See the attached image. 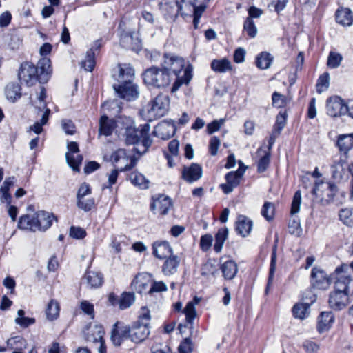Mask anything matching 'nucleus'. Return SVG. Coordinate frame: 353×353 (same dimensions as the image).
Returning a JSON list of instances; mask_svg holds the SVG:
<instances>
[{
	"label": "nucleus",
	"instance_id": "f257e3e1",
	"mask_svg": "<svg viewBox=\"0 0 353 353\" xmlns=\"http://www.w3.org/2000/svg\"><path fill=\"white\" fill-rule=\"evenodd\" d=\"M50 60L48 58L41 59L35 66L30 62L21 63L18 77L21 83L27 86H32L39 81L40 83H46L51 74Z\"/></svg>",
	"mask_w": 353,
	"mask_h": 353
},
{
	"label": "nucleus",
	"instance_id": "f03ea898",
	"mask_svg": "<svg viewBox=\"0 0 353 353\" xmlns=\"http://www.w3.org/2000/svg\"><path fill=\"white\" fill-rule=\"evenodd\" d=\"M127 126L125 127V142L127 145H135L139 143L141 140L142 146L144 148L142 152L139 151L138 148H134V150L137 153H145L148 149L151 146L152 141L150 137L149 132L150 125L149 123L140 125L138 128L134 125L132 120L127 119Z\"/></svg>",
	"mask_w": 353,
	"mask_h": 353
},
{
	"label": "nucleus",
	"instance_id": "7ed1b4c3",
	"mask_svg": "<svg viewBox=\"0 0 353 353\" xmlns=\"http://www.w3.org/2000/svg\"><path fill=\"white\" fill-rule=\"evenodd\" d=\"M163 58V66L166 70L171 73L172 79L174 77H176L171 90L172 92H174L182 84H188L191 80L192 75L190 72L185 69L183 77L181 79L179 78V74L185 67L183 59L168 54H165Z\"/></svg>",
	"mask_w": 353,
	"mask_h": 353
},
{
	"label": "nucleus",
	"instance_id": "20e7f679",
	"mask_svg": "<svg viewBox=\"0 0 353 353\" xmlns=\"http://www.w3.org/2000/svg\"><path fill=\"white\" fill-rule=\"evenodd\" d=\"M143 82L148 86L157 88H164L168 86L172 80V74L165 67H151L143 74Z\"/></svg>",
	"mask_w": 353,
	"mask_h": 353
},
{
	"label": "nucleus",
	"instance_id": "39448f33",
	"mask_svg": "<svg viewBox=\"0 0 353 353\" xmlns=\"http://www.w3.org/2000/svg\"><path fill=\"white\" fill-rule=\"evenodd\" d=\"M169 105L168 95L158 94L145 108L148 119L152 121L164 116L168 111Z\"/></svg>",
	"mask_w": 353,
	"mask_h": 353
},
{
	"label": "nucleus",
	"instance_id": "423d86ee",
	"mask_svg": "<svg viewBox=\"0 0 353 353\" xmlns=\"http://www.w3.org/2000/svg\"><path fill=\"white\" fill-rule=\"evenodd\" d=\"M349 268V266L346 264H343L336 268L332 277L336 279L333 292L349 294V285L352 281L350 276L346 274Z\"/></svg>",
	"mask_w": 353,
	"mask_h": 353
},
{
	"label": "nucleus",
	"instance_id": "0eeeda50",
	"mask_svg": "<svg viewBox=\"0 0 353 353\" xmlns=\"http://www.w3.org/2000/svg\"><path fill=\"white\" fill-rule=\"evenodd\" d=\"M111 161L120 172L131 170L136 164L135 159L128 155L124 149H119L113 152Z\"/></svg>",
	"mask_w": 353,
	"mask_h": 353
},
{
	"label": "nucleus",
	"instance_id": "6e6552de",
	"mask_svg": "<svg viewBox=\"0 0 353 353\" xmlns=\"http://www.w3.org/2000/svg\"><path fill=\"white\" fill-rule=\"evenodd\" d=\"M120 44L123 48L137 52L141 50L142 46L139 32L131 30L121 32Z\"/></svg>",
	"mask_w": 353,
	"mask_h": 353
},
{
	"label": "nucleus",
	"instance_id": "1a4fd4ad",
	"mask_svg": "<svg viewBox=\"0 0 353 353\" xmlns=\"http://www.w3.org/2000/svg\"><path fill=\"white\" fill-rule=\"evenodd\" d=\"M113 88L119 97L129 101L135 100L139 95L138 86L133 81L122 84H114Z\"/></svg>",
	"mask_w": 353,
	"mask_h": 353
},
{
	"label": "nucleus",
	"instance_id": "9d476101",
	"mask_svg": "<svg viewBox=\"0 0 353 353\" xmlns=\"http://www.w3.org/2000/svg\"><path fill=\"white\" fill-rule=\"evenodd\" d=\"M110 339L115 346H120L125 340L130 339V325L116 322L112 326Z\"/></svg>",
	"mask_w": 353,
	"mask_h": 353
},
{
	"label": "nucleus",
	"instance_id": "9b49d317",
	"mask_svg": "<svg viewBox=\"0 0 353 353\" xmlns=\"http://www.w3.org/2000/svg\"><path fill=\"white\" fill-rule=\"evenodd\" d=\"M326 110L328 115L332 117L347 114L346 103L340 97L333 96L327 99Z\"/></svg>",
	"mask_w": 353,
	"mask_h": 353
},
{
	"label": "nucleus",
	"instance_id": "f8f14e48",
	"mask_svg": "<svg viewBox=\"0 0 353 353\" xmlns=\"http://www.w3.org/2000/svg\"><path fill=\"white\" fill-rule=\"evenodd\" d=\"M334 276V274L331 276L321 269L314 267L311 272V285L313 288L318 290H326L330 285V280Z\"/></svg>",
	"mask_w": 353,
	"mask_h": 353
},
{
	"label": "nucleus",
	"instance_id": "ddd939ff",
	"mask_svg": "<svg viewBox=\"0 0 353 353\" xmlns=\"http://www.w3.org/2000/svg\"><path fill=\"white\" fill-rule=\"evenodd\" d=\"M130 340L134 343H140L144 341L150 334V329L148 323L137 321L130 326Z\"/></svg>",
	"mask_w": 353,
	"mask_h": 353
},
{
	"label": "nucleus",
	"instance_id": "4468645a",
	"mask_svg": "<svg viewBox=\"0 0 353 353\" xmlns=\"http://www.w3.org/2000/svg\"><path fill=\"white\" fill-rule=\"evenodd\" d=\"M153 201L150 205V210L154 214L165 215L168 214L172 207V201L170 197L165 195H159L157 198H153Z\"/></svg>",
	"mask_w": 353,
	"mask_h": 353
},
{
	"label": "nucleus",
	"instance_id": "2eb2a0df",
	"mask_svg": "<svg viewBox=\"0 0 353 353\" xmlns=\"http://www.w3.org/2000/svg\"><path fill=\"white\" fill-rule=\"evenodd\" d=\"M176 130L174 123L163 121L155 126L152 134L163 140H167L174 135Z\"/></svg>",
	"mask_w": 353,
	"mask_h": 353
},
{
	"label": "nucleus",
	"instance_id": "dca6fc26",
	"mask_svg": "<svg viewBox=\"0 0 353 353\" xmlns=\"http://www.w3.org/2000/svg\"><path fill=\"white\" fill-rule=\"evenodd\" d=\"M112 75L119 84H122L133 81L134 70L130 65H119L117 71Z\"/></svg>",
	"mask_w": 353,
	"mask_h": 353
},
{
	"label": "nucleus",
	"instance_id": "f3484780",
	"mask_svg": "<svg viewBox=\"0 0 353 353\" xmlns=\"http://www.w3.org/2000/svg\"><path fill=\"white\" fill-rule=\"evenodd\" d=\"M329 305L334 310H341L349 303V295L347 293L332 292L329 296Z\"/></svg>",
	"mask_w": 353,
	"mask_h": 353
},
{
	"label": "nucleus",
	"instance_id": "a211bd4d",
	"mask_svg": "<svg viewBox=\"0 0 353 353\" xmlns=\"http://www.w3.org/2000/svg\"><path fill=\"white\" fill-rule=\"evenodd\" d=\"M202 176V168L196 163H192L190 167H184L182 178L188 183L199 180Z\"/></svg>",
	"mask_w": 353,
	"mask_h": 353
},
{
	"label": "nucleus",
	"instance_id": "6ab92c4d",
	"mask_svg": "<svg viewBox=\"0 0 353 353\" xmlns=\"http://www.w3.org/2000/svg\"><path fill=\"white\" fill-rule=\"evenodd\" d=\"M347 157L341 156L338 160H335L331 165V172L333 179L336 181H341L345 175V165L346 164Z\"/></svg>",
	"mask_w": 353,
	"mask_h": 353
},
{
	"label": "nucleus",
	"instance_id": "aec40b11",
	"mask_svg": "<svg viewBox=\"0 0 353 353\" xmlns=\"http://www.w3.org/2000/svg\"><path fill=\"white\" fill-rule=\"evenodd\" d=\"M337 190V187L335 184L329 182L324 183L323 181L317 182L315 183L312 190V194L316 196H323L319 194V192L325 193L328 197H332Z\"/></svg>",
	"mask_w": 353,
	"mask_h": 353
},
{
	"label": "nucleus",
	"instance_id": "412c9836",
	"mask_svg": "<svg viewBox=\"0 0 353 353\" xmlns=\"http://www.w3.org/2000/svg\"><path fill=\"white\" fill-rule=\"evenodd\" d=\"M159 6L164 14L169 17H176L182 8V6L179 4L177 0H162Z\"/></svg>",
	"mask_w": 353,
	"mask_h": 353
},
{
	"label": "nucleus",
	"instance_id": "4be33fe9",
	"mask_svg": "<svg viewBox=\"0 0 353 353\" xmlns=\"http://www.w3.org/2000/svg\"><path fill=\"white\" fill-rule=\"evenodd\" d=\"M253 223L248 217L244 215H239L236 222V230L241 236L245 237L248 236L252 229Z\"/></svg>",
	"mask_w": 353,
	"mask_h": 353
},
{
	"label": "nucleus",
	"instance_id": "5701e85b",
	"mask_svg": "<svg viewBox=\"0 0 353 353\" xmlns=\"http://www.w3.org/2000/svg\"><path fill=\"white\" fill-rule=\"evenodd\" d=\"M153 254L159 259H166L172 254V250L167 241H157L152 245Z\"/></svg>",
	"mask_w": 353,
	"mask_h": 353
},
{
	"label": "nucleus",
	"instance_id": "b1692460",
	"mask_svg": "<svg viewBox=\"0 0 353 353\" xmlns=\"http://www.w3.org/2000/svg\"><path fill=\"white\" fill-rule=\"evenodd\" d=\"M37 230L45 231L52 225L53 215L45 211H39L35 214Z\"/></svg>",
	"mask_w": 353,
	"mask_h": 353
},
{
	"label": "nucleus",
	"instance_id": "393cba45",
	"mask_svg": "<svg viewBox=\"0 0 353 353\" xmlns=\"http://www.w3.org/2000/svg\"><path fill=\"white\" fill-rule=\"evenodd\" d=\"M336 21L343 26H350L353 23V13L348 8H339L335 14Z\"/></svg>",
	"mask_w": 353,
	"mask_h": 353
},
{
	"label": "nucleus",
	"instance_id": "a878e982",
	"mask_svg": "<svg viewBox=\"0 0 353 353\" xmlns=\"http://www.w3.org/2000/svg\"><path fill=\"white\" fill-rule=\"evenodd\" d=\"M83 280L87 284L88 288H98L102 285L103 277L100 272L87 271Z\"/></svg>",
	"mask_w": 353,
	"mask_h": 353
},
{
	"label": "nucleus",
	"instance_id": "bb28decb",
	"mask_svg": "<svg viewBox=\"0 0 353 353\" xmlns=\"http://www.w3.org/2000/svg\"><path fill=\"white\" fill-rule=\"evenodd\" d=\"M337 146L342 157H347V152L353 148V134H341L338 137Z\"/></svg>",
	"mask_w": 353,
	"mask_h": 353
},
{
	"label": "nucleus",
	"instance_id": "cd10ccee",
	"mask_svg": "<svg viewBox=\"0 0 353 353\" xmlns=\"http://www.w3.org/2000/svg\"><path fill=\"white\" fill-rule=\"evenodd\" d=\"M150 282V281L148 275L139 274L133 279L131 288L133 290L141 294L148 289Z\"/></svg>",
	"mask_w": 353,
	"mask_h": 353
},
{
	"label": "nucleus",
	"instance_id": "c85d7f7f",
	"mask_svg": "<svg viewBox=\"0 0 353 353\" xmlns=\"http://www.w3.org/2000/svg\"><path fill=\"white\" fill-rule=\"evenodd\" d=\"M220 269L223 277L227 280H232L238 272L236 263L233 260H227L221 263Z\"/></svg>",
	"mask_w": 353,
	"mask_h": 353
},
{
	"label": "nucleus",
	"instance_id": "c756f323",
	"mask_svg": "<svg viewBox=\"0 0 353 353\" xmlns=\"http://www.w3.org/2000/svg\"><path fill=\"white\" fill-rule=\"evenodd\" d=\"M180 263L179 257L176 255H170L165 259L162 267V271L165 275H171L176 272Z\"/></svg>",
	"mask_w": 353,
	"mask_h": 353
},
{
	"label": "nucleus",
	"instance_id": "7c9ffc66",
	"mask_svg": "<svg viewBox=\"0 0 353 353\" xmlns=\"http://www.w3.org/2000/svg\"><path fill=\"white\" fill-rule=\"evenodd\" d=\"M334 319V317L332 312H322L318 319L317 330L319 332L322 333L329 329Z\"/></svg>",
	"mask_w": 353,
	"mask_h": 353
},
{
	"label": "nucleus",
	"instance_id": "2f4dec72",
	"mask_svg": "<svg viewBox=\"0 0 353 353\" xmlns=\"http://www.w3.org/2000/svg\"><path fill=\"white\" fill-rule=\"evenodd\" d=\"M316 301V298L314 296L313 299L311 300L310 303H303L296 304L292 308V312L296 318L303 319L306 318L310 313V305Z\"/></svg>",
	"mask_w": 353,
	"mask_h": 353
},
{
	"label": "nucleus",
	"instance_id": "473e14b6",
	"mask_svg": "<svg viewBox=\"0 0 353 353\" xmlns=\"http://www.w3.org/2000/svg\"><path fill=\"white\" fill-rule=\"evenodd\" d=\"M18 227L22 230H28L33 232L37 231V226L36 225L35 215L30 216L26 214L21 216L18 222Z\"/></svg>",
	"mask_w": 353,
	"mask_h": 353
},
{
	"label": "nucleus",
	"instance_id": "72a5a7b5",
	"mask_svg": "<svg viewBox=\"0 0 353 353\" xmlns=\"http://www.w3.org/2000/svg\"><path fill=\"white\" fill-rule=\"evenodd\" d=\"M256 153L261 157L257 163V170L259 172L261 173L267 170L270 164V152L263 150L262 148H260L258 149Z\"/></svg>",
	"mask_w": 353,
	"mask_h": 353
},
{
	"label": "nucleus",
	"instance_id": "f704fd0d",
	"mask_svg": "<svg viewBox=\"0 0 353 353\" xmlns=\"http://www.w3.org/2000/svg\"><path fill=\"white\" fill-rule=\"evenodd\" d=\"M211 68L214 72L223 73L232 70L231 62L225 58L214 59L211 62Z\"/></svg>",
	"mask_w": 353,
	"mask_h": 353
},
{
	"label": "nucleus",
	"instance_id": "c9c22d12",
	"mask_svg": "<svg viewBox=\"0 0 353 353\" xmlns=\"http://www.w3.org/2000/svg\"><path fill=\"white\" fill-rule=\"evenodd\" d=\"M129 178L132 184L139 187L141 189L145 190L149 188V180L141 173L133 172L130 174Z\"/></svg>",
	"mask_w": 353,
	"mask_h": 353
},
{
	"label": "nucleus",
	"instance_id": "e433bc0d",
	"mask_svg": "<svg viewBox=\"0 0 353 353\" xmlns=\"http://www.w3.org/2000/svg\"><path fill=\"white\" fill-rule=\"evenodd\" d=\"M114 130V122L105 115L101 116L99 121V134L105 136L112 134Z\"/></svg>",
	"mask_w": 353,
	"mask_h": 353
},
{
	"label": "nucleus",
	"instance_id": "4c0bfd02",
	"mask_svg": "<svg viewBox=\"0 0 353 353\" xmlns=\"http://www.w3.org/2000/svg\"><path fill=\"white\" fill-rule=\"evenodd\" d=\"M228 235V229L227 228H220L215 235V243L214 250L216 252H220L222 250L223 243L227 239Z\"/></svg>",
	"mask_w": 353,
	"mask_h": 353
},
{
	"label": "nucleus",
	"instance_id": "58836bf2",
	"mask_svg": "<svg viewBox=\"0 0 353 353\" xmlns=\"http://www.w3.org/2000/svg\"><path fill=\"white\" fill-rule=\"evenodd\" d=\"M59 310L60 307L58 302L53 299L51 300L48 303L46 310L47 319L50 321L56 319L59 316Z\"/></svg>",
	"mask_w": 353,
	"mask_h": 353
},
{
	"label": "nucleus",
	"instance_id": "ea45409f",
	"mask_svg": "<svg viewBox=\"0 0 353 353\" xmlns=\"http://www.w3.org/2000/svg\"><path fill=\"white\" fill-rule=\"evenodd\" d=\"M272 59L273 58L270 53L263 52L256 58V66L262 70L267 69L270 66Z\"/></svg>",
	"mask_w": 353,
	"mask_h": 353
},
{
	"label": "nucleus",
	"instance_id": "a19ab883",
	"mask_svg": "<svg viewBox=\"0 0 353 353\" xmlns=\"http://www.w3.org/2000/svg\"><path fill=\"white\" fill-rule=\"evenodd\" d=\"M135 301V296L132 292H123L119 300V306L121 310H125L132 305Z\"/></svg>",
	"mask_w": 353,
	"mask_h": 353
},
{
	"label": "nucleus",
	"instance_id": "79ce46f5",
	"mask_svg": "<svg viewBox=\"0 0 353 353\" xmlns=\"http://www.w3.org/2000/svg\"><path fill=\"white\" fill-rule=\"evenodd\" d=\"M95 54L92 51H87L85 59L81 62V68L87 72H92L95 66Z\"/></svg>",
	"mask_w": 353,
	"mask_h": 353
},
{
	"label": "nucleus",
	"instance_id": "37998d69",
	"mask_svg": "<svg viewBox=\"0 0 353 353\" xmlns=\"http://www.w3.org/2000/svg\"><path fill=\"white\" fill-rule=\"evenodd\" d=\"M50 112V109L46 108L40 121H37L32 125L30 126V131H33L37 134H40L43 130V125H46L48 121Z\"/></svg>",
	"mask_w": 353,
	"mask_h": 353
},
{
	"label": "nucleus",
	"instance_id": "c03bdc74",
	"mask_svg": "<svg viewBox=\"0 0 353 353\" xmlns=\"http://www.w3.org/2000/svg\"><path fill=\"white\" fill-rule=\"evenodd\" d=\"M276 250L274 249L272 254H271V261H270V271H269V276L268 280V283L265 289V292L268 293V291L269 290L270 286L272 285L274 276V272L276 270Z\"/></svg>",
	"mask_w": 353,
	"mask_h": 353
},
{
	"label": "nucleus",
	"instance_id": "a18cd8bd",
	"mask_svg": "<svg viewBox=\"0 0 353 353\" xmlns=\"http://www.w3.org/2000/svg\"><path fill=\"white\" fill-rule=\"evenodd\" d=\"M65 158L68 164L72 169L75 172L79 171V166L82 163L83 157L81 154H77L76 157L71 155L70 153L67 152L65 154Z\"/></svg>",
	"mask_w": 353,
	"mask_h": 353
},
{
	"label": "nucleus",
	"instance_id": "49530a36",
	"mask_svg": "<svg viewBox=\"0 0 353 353\" xmlns=\"http://www.w3.org/2000/svg\"><path fill=\"white\" fill-rule=\"evenodd\" d=\"M243 31L250 38H254L257 34V28L251 17H247L243 23Z\"/></svg>",
	"mask_w": 353,
	"mask_h": 353
},
{
	"label": "nucleus",
	"instance_id": "de8ad7c7",
	"mask_svg": "<svg viewBox=\"0 0 353 353\" xmlns=\"http://www.w3.org/2000/svg\"><path fill=\"white\" fill-rule=\"evenodd\" d=\"M19 90L20 89L18 85L14 84L8 85L5 90L6 98L12 102H14L17 99L21 97Z\"/></svg>",
	"mask_w": 353,
	"mask_h": 353
},
{
	"label": "nucleus",
	"instance_id": "09e8293b",
	"mask_svg": "<svg viewBox=\"0 0 353 353\" xmlns=\"http://www.w3.org/2000/svg\"><path fill=\"white\" fill-rule=\"evenodd\" d=\"M18 317L15 319V323L23 327H27L35 323L34 318L25 317V312L23 310H19L17 312Z\"/></svg>",
	"mask_w": 353,
	"mask_h": 353
},
{
	"label": "nucleus",
	"instance_id": "8fccbe9b",
	"mask_svg": "<svg viewBox=\"0 0 353 353\" xmlns=\"http://www.w3.org/2000/svg\"><path fill=\"white\" fill-rule=\"evenodd\" d=\"M103 332L101 331V330H99L97 331V336H94L93 334H92V336H88L87 337V341H92L93 343L100 344V346L99 347V353H106V349H105V346L104 339L103 338Z\"/></svg>",
	"mask_w": 353,
	"mask_h": 353
},
{
	"label": "nucleus",
	"instance_id": "3c124183",
	"mask_svg": "<svg viewBox=\"0 0 353 353\" xmlns=\"http://www.w3.org/2000/svg\"><path fill=\"white\" fill-rule=\"evenodd\" d=\"M77 205L79 209L85 212H89L94 207L95 201L93 198L84 197L77 201Z\"/></svg>",
	"mask_w": 353,
	"mask_h": 353
},
{
	"label": "nucleus",
	"instance_id": "603ef678",
	"mask_svg": "<svg viewBox=\"0 0 353 353\" xmlns=\"http://www.w3.org/2000/svg\"><path fill=\"white\" fill-rule=\"evenodd\" d=\"M245 170L239 169L236 172H230L225 175L226 181L235 187L239 183V179L244 174Z\"/></svg>",
	"mask_w": 353,
	"mask_h": 353
},
{
	"label": "nucleus",
	"instance_id": "864d4df0",
	"mask_svg": "<svg viewBox=\"0 0 353 353\" xmlns=\"http://www.w3.org/2000/svg\"><path fill=\"white\" fill-rule=\"evenodd\" d=\"M183 313L185 314L187 322L192 324L196 314L195 303L193 302H188L183 310Z\"/></svg>",
	"mask_w": 353,
	"mask_h": 353
},
{
	"label": "nucleus",
	"instance_id": "5fc2aeb1",
	"mask_svg": "<svg viewBox=\"0 0 353 353\" xmlns=\"http://www.w3.org/2000/svg\"><path fill=\"white\" fill-rule=\"evenodd\" d=\"M329 74L325 72L321 75L316 83V90L319 93H321L327 90L329 87Z\"/></svg>",
	"mask_w": 353,
	"mask_h": 353
},
{
	"label": "nucleus",
	"instance_id": "6e6d98bb",
	"mask_svg": "<svg viewBox=\"0 0 353 353\" xmlns=\"http://www.w3.org/2000/svg\"><path fill=\"white\" fill-rule=\"evenodd\" d=\"M301 203V193L300 190L296 191L293 196L290 214L294 216L299 212Z\"/></svg>",
	"mask_w": 353,
	"mask_h": 353
},
{
	"label": "nucleus",
	"instance_id": "4d7b16f0",
	"mask_svg": "<svg viewBox=\"0 0 353 353\" xmlns=\"http://www.w3.org/2000/svg\"><path fill=\"white\" fill-rule=\"evenodd\" d=\"M342 56L336 52H330L327 59V66L331 68H338L342 61Z\"/></svg>",
	"mask_w": 353,
	"mask_h": 353
},
{
	"label": "nucleus",
	"instance_id": "13d9d810",
	"mask_svg": "<svg viewBox=\"0 0 353 353\" xmlns=\"http://www.w3.org/2000/svg\"><path fill=\"white\" fill-rule=\"evenodd\" d=\"M261 214L266 220H272L274 214V204L271 202H265L262 208Z\"/></svg>",
	"mask_w": 353,
	"mask_h": 353
},
{
	"label": "nucleus",
	"instance_id": "bf43d9fd",
	"mask_svg": "<svg viewBox=\"0 0 353 353\" xmlns=\"http://www.w3.org/2000/svg\"><path fill=\"white\" fill-rule=\"evenodd\" d=\"M205 6L200 5L196 6L193 8L194 10V19L193 25L195 29L199 28V23L200 22V18L202 16L203 12L205 10Z\"/></svg>",
	"mask_w": 353,
	"mask_h": 353
},
{
	"label": "nucleus",
	"instance_id": "052dcab7",
	"mask_svg": "<svg viewBox=\"0 0 353 353\" xmlns=\"http://www.w3.org/2000/svg\"><path fill=\"white\" fill-rule=\"evenodd\" d=\"M302 347L306 353H317L320 350V345L311 340H305L303 343Z\"/></svg>",
	"mask_w": 353,
	"mask_h": 353
},
{
	"label": "nucleus",
	"instance_id": "680f3d73",
	"mask_svg": "<svg viewBox=\"0 0 353 353\" xmlns=\"http://www.w3.org/2000/svg\"><path fill=\"white\" fill-rule=\"evenodd\" d=\"M225 119H220L219 120H214L212 123L207 125L206 130L209 134H212L215 132L219 130L221 127L225 123Z\"/></svg>",
	"mask_w": 353,
	"mask_h": 353
},
{
	"label": "nucleus",
	"instance_id": "e2e57ef3",
	"mask_svg": "<svg viewBox=\"0 0 353 353\" xmlns=\"http://www.w3.org/2000/svg\"><path fill=\"white\" fill-rule=\"evenodd\" d=\"M91 193L92 190L90 185L86 183H83L78 190L77 200L83 199L86 196L91 194Z\"/></svg>",
	"mask_w": 353,
	"mask_h": 353
},
{
	"label": "nucleus",
	"instance_id": "0e129e2a",
	"mask_svg": "<svg viewBox=\"0 0 353 353\" xmlns=\"http://www.w3.org/2000/svg\"><path fill=\"white\" fill-rule=\"evenodd\" d=\"M220 145L221 140L216 136H214L210 139L209 143V150L211 155H216Z\"/></svg>",
	"mask_w": 353,
	"mask_h": 353
},
{
	"label": "nucleus",
	"instance_id": "69168bd1",
	"mask_svg": "<svg viewBox=\"0 0 353 353\" xmlns=\"http://www.w3.org/2000/svg\"><path fill=\"white\" fill-rule=\"evenodd\" d=\"M285 117L284 114L279 113L276 119V123L274 125L273 130L276 132V134H279L281 131L285 127Z\"/></svg>",
	"mask_w": 353,
	"mask_h": 353
},
{
	"label": "nucleus",
	"instance_id": "338daca9",
	"mask_svg": "<svg viewBox=\"0 0 353 353\" xmlns=\"http://www.w3.org/2000/svg\"><path fill=\"white\" fill-rule=\"evenodd\" d=\"M213 238L211 234H205L201 237L200 247L202 250L207 251L211 247Z\"/></svg>",
	"mask_w": 353,
	"mask_h": 353
},
{
	"label": "nucleus",
	"instance_id": "774afa93",
	"mask_svg": "<svg viewBox=\"0 0 353 353\" xmlns=\"http://www.w3.org/2000/svg\"><path fill=\"white\" fill-rule=\"evenodd\" d=\"M179 353H191L192 352V341L190 338H185L179 346Z\"/></svg>",
	"mask_w": 353,
	"mask_h": 353
}]
</instances>
